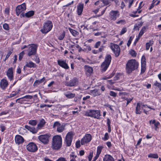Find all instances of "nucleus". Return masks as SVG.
<instances>
[{"instance_id": "nucleus-21", "label": "nucleus", "mask_w": 161, "mask_h": 161, "mask_svg": "<svg viewBox=\"0 0 161 161\" xmlns=\"http://www.w3.org/2000/svg\"><path fill=\"white\" fill-rule=\"evenodd\" d=\"M85 71L86 74L89 75L92 73L93 71V68L88 65H85L84 67Z\"/></svg>"}, {"instance_id": "nucleus-37", "label": "nucleus", "mask_w": 161, "mask_h": 161, "mask_svg": "<svg viewBox=\"0 0 161 161\" xmlns=\"http://www.w3.org/2000/svg\"><path fill=\"white\" fill-rule=\"evenodd\" d=\"M66 97L69 98H71L74 97L75 95V94L72 93L70 92L64 94Z\"/></svg>"}, {"instance_id": "nucleus-42", "label": "nucleus", "mask_w": 161, "mask_h": 161, "mask_svg": "<svg viewBox=\"0 0 161 161\" xmlns=\"http://www.w3.org/2000/svg\"><path fill=\"white\" fill-rule=\"evenodd\" d=\"M145 57L144 56H143L141 59V65H146Z\"/></svg>"}, {"instance_id": "nucleus-52", "label": "nucleus", "mask_w": 161, "mask_h": 161, "mask_svg": "<svg viewBox=\"0 0 161 161\" xmlns=\"http://www.w3.org/2000/svg\"><path fill=\"white\" fill-rule=\"evenodd\" d=\"M69 157L70 158H72V159L74 158V159H75L77 156L75 154L74 152H72L71 154L69 155Z\"/></svg>"}, {"instance_id": "nucleus-59", "label": "nucleus", "mask_w": 161, "mask_h": 161, "mask_svg": "<svg viewBox=\"0 0 161 161\" xmlns=\"http://www.w3.org/2000/svg\"><path fill=\"white\" fill-rule=\"evenodd\" d=\"M126 2H128L129 3V7L130 8V7L132 4L133 3V0H124Z\"/></svg>"}, {"instance_id": "nucleus-61", "label": "nucleus", "mask_w": 161, "mask_h": 161, "mask_svg": "<svg viewBox=\"0 0 161 161\" xmlns=\"http://www.w3.org/2000/svg\"><path fill=\"white\" fill-rule=\"evenodd\" d=\"M146 65H141V73H143L145 71Z\"/></svg>"}, {"instance_id": "nucleus-26", "label": "nucleus", "mask_w": 161, "mask_h": 161, "mask_svg": "<svg viewBox=\"0 0 161 161\" xmlns=\"http://www.w3.org/2000/svg\"><path fill=\"white\" fill-rule=\"evenodd\" d=\"M160 2V1L159 0H153L152 3L151 4L150 8H149V10H151L152 8L154 7V6L157 5L159 4Z\"/></svg>"}, {"instance_id": "nucleus-17", "label": "nucleus", "mask_w": 161, "mask_h": 161, "mask_svg": "<svg viewBox=\"0 0 161 161\" xmlns=\"http://www.w3.org/2000/svg\"><path fill=\"white\" fill-rule=\"evenodd\" d=\"M15 141L16 144L19 145L23 143L24 141V139L21 136L19 135H17L15 137Z\"/></svg>"}, {"instance_id": "nucleus-56", "label": "nucleus", "mask_w": 161, "mask_h": 161, "mask_svg": "<svg viewBox=\"0 0 161 161\" xmlns=\"http://www.w3.org/2000/svg\"><path fill=\"white\" fill-rule=\"evenodd\" d=\"M24 54V52L23 51L21 52L19 54V59L20 61L22 58L23 57Z\"/></svg>"}, {"instance_id": "nucleus-19", "label": "nucleus", "mask_w": 161, "mask_h": 161, "mask_svg": "<svg viewBox=\"0 0 161 161\" xmlns=\"http://www.w3.org/2000/svg\"><path fill=\"white\" fill-rule=\"evenodd\" d=\"M7 75L8 79L10 80H11L13 79V68L10 67L7 70Z\"/></svg>"}, {"instance_id": "nucleus-28", "label": "nucleus", "mask_w": 161, "mask_h": 161, "mask_svg": "<svg viewBox=\"0 0 161 161\" xmlns=\"http://www.w3.org/2000/svg\"><path fill=\"white\" fill-rule=\"evenodd\" d=\"M46 123L45 120L43 119H42L40 120L39 123L37 125V127L39 128H41L43 127Z\"/></svg>"}, {"instance_id": "nucleus-18", "label": "nucleus", "mask_w": 161, "mask_h": 161, "mask_svg": "<svg viewBox=\"0 0 161 161\" xmlns=\"http://www.w3.org/2000/svg\"><path fill=\"white\" fill-rule=\"evenodd\" d=\"M58 63L60 66L65 69H68L69 68L68 64L64 61L59 60L58 61Z\"/></svg>"}, {"instance_id": "nucleus-3", "label": "nucleus", "mask_w": 161, "mask_h": 161, "mask_svg": "<svg viewBox=\"0 0 161 161\" xmlns=\"http://www.w3.org/2000/svg\"><path fill=\"white\" fill-rule=\"evenodd\" d=\"M84 115L99 119L101 116L100 110L94 109L87 110L85 112Z\"/></svg>"}, {"instance_id": "nucleus-36", "label": "nucleus", "mask_w": 161, "mask_h": 161, "mask_svg": "<svg viewBox=\"0 0 161 161\" xmlns=\"http://www.w3.org/2000/svg\"><path fill=\"white\" fill-rule=\"evenodd\" d=\"M34 12L33 11H30L25 14V16L27 18L30 17L34 14Z\"/></svg>"}, {"instance_id": "nucleus-16", "label": "nucleus", "mask_w": 161, "mask_h": 161, "mask_svg": "<svg viewBox=\"0 0 161 161\" xmlns=\"http://www.w3.org/2000/svg\"><path fill=\"white\" fill-rule=\"evenodd\" d=\"M78 80L76 78H74L69 82H65V85L67 86H76Z\"/></svg>"}, {"instance_id": "nucleus-48", "label": "nucleus", "mask_w": 161, "mask_h": 161, "mask_svg": "<svg viewBox=\"0 0 161 161\" xmlns=\"http://www.w3.org/2000/svg\"><path fill=\"white\" fill-rule=\"evenodd\" d=\"M0 128L2 132L6 130V128L3 124H1L0 125Z\"/></svg>"}, {"instance_id": "nucleus-55", "label": "nucleus", "mask_w": 161, "mask_h": 161, "mask_svg": "<svg viewBox=\"0 0 161 161\" xmlns=\"http://www.w3.org/2000/svg\"><path fill=\"white\" fill-rule=\"evenodd\" d=\"M56 161H67V160L65 158L61 157L58 158Z\"/></svg>"}, {"instance_id": "nucleus-46", "label": "nucleus", "mask_w": 161, "mask_h": 161, "mask_svg": "<svg viewBox=\"0 0 161 161\" xmlns=\"http://www.w3.org/2000/svg\"><path fill=\"white\" fill-rule=\"evenodd\" d=\"M155 86H156L158 87L159 90H161V83L158 82L156 81L154 84Z\"/></svg>"}, {"instance_id": "nucleus-49", "label": "nucleus", "mask_w": 161, "mask_h": 161, "mask_svg": "<svg viewBox=\"0 0 161 161\" xmlns=\"http://www.w3.org/2000/svg\"><path fill=\"white\" fill-rule=\"evenodd\" d=\"M12 53V51H9L7 53V55L6 56V58L4 59V61H6L7 59H8V58H9V57L10 56V55Z\"/></svg>"}, {"instance_id": "nucleus-64", "label": "nucleus", "mask_w": 161, "mask_h": 161, "mask_svg": "<svg viewBox=\"0 0 161 161\" xmlns=\"http://www.w3.org/2000/svg\"><path fill=\"white\" fill-rule=\"evenodd\" d=\"M106 144L109 148H110L112 146V144L110 142H107Z\"/></svg>"}, {"instance_id": "nucleus-15", "label": "nucleus", "mask_w": 161, "mask_h": 161, "mask_svg": "<svg viewBox=\"0 0 161 161\" xmlns=\"http://www.w3.org/2000/svg\"><path fill=\"white\" fill-rule=\"evenodd\" d=\"M26 9V7L25 3L18 5L16 8V14L17 16H19L21 13L23 12Z\"/></svg>"}, {"instance_id": "nucleus-47", "label": "nucleus", "mask_w": 161, "mask_h": 161, "mask_svg": "<svg viewBox=\"0 0 161 161\" xmlns=\"http://www.w3.org/2000/svg\"><path fill=\"white\" fill-rule=\"evenodd\" d=\"M109 138V137L108 133L106 132L103 138H102V139L104 141H106L108 140Z\"/></svg>"}, {"instance_id": "nucleus-6", "label": "nucleus", "mask_w": 161, "mask_h": 161, "mask_svg": "<svg viewBox=\"0 0 161 161\" xmlns=\"http://www.w3.org/2000/svg\"><path fill=\"white\" fill-rule=\"evenodd\" d=\"M53 27V24L51 21L48 20L43 24V28L41 30L44 34L48 33L51 30Z\"/></svg>"}, {"instance_id": "nucleus-9", "label": "nucleus", "mask_w": 161, "mask_h": 161, "mask_svg": "<svg viewBox=\"0 0 161 161\" xmlns=\"http://www.w3.org/2000/svg\"><path fill=\"white\" fill-rule=\"evenodd\" d=\"M50 136V135L48 134L41 135L38 136V139L43 144H47L49 143Z\"/></svg>"}, {"instance_id": "nucleus-57", "label": "nucleus", "mask_w": 161, "mask_h": 161, "mask_svg": "<svg viewBox=\"0 0 161 161\" xmlns=\"http://www.w3.org/2000/svg\"><path fill=\"white\" fill-rule=\"evenodd\" d=\"M121 74L120 73H118L116 75L115 77H114V79L115 80H118L119 79V77L121 75Z\"/></svg>"}, {"instance_id": "nucleus-50", "label": "nucleus", "mask_w": 161, "mask_h": 161, "mask_svg": "<svg viewBox=\"0 0 161 161\" xmlns=\"http://www.w3.org/2000/svg\"><path fill=\"white\" fill-rule=\"evenodd\" d=\"M125 20L124 19H121L118 21L116 22V24H125Z\"/></svg>"}, {"instance_id": "nucleus-27", "label": "nucleus", "mask_w": 161, "mask_h": 161, "mask_svg": "<svg viewBox=\"0 0 161 161\" xmlns=\"http://www.w3.org/2000/svg\"><path fill=\"white\" fill-rule=\"evenodd\" d=\"M27 67L29 68L35 67L36 65L32 61H30L29 62H27L26 63V64L24 66V67Z\"/></svg>"}, {"instance_id": "nucleus-63", "label": "nucleus", "mask_w": 161, "mask_h": 161, "mask_svg": "<svg viewBox=\"0 0 161 161\" xmlns=\"http://www.w3.org/2000/svg\"><path fill=\"white\" fill-rule=\"evenodd\" d=\"M153 136V135L151 134H147L146 136V138L147 139L151 138Z\"/></svg>"}, {"instance_id": "nucleus-54", "label": "nucleus", "mask_w": 161, "mask_h": 161, "mask_svg": "<svg viewBox=\"0 0 161 161\" xmlns=\"http://www.w3.org/2000/svg\"><path fill=\"white\" fill-rule=\"evenodd\" d=\"M80 147V140L77 141L75 143V147L76 148H78Z\"/></svg>"}, {"instance_id": "nucleus-25", "label": "nucleus", "mask_w": 161, "mask_h": 161, "mask_svg": "<svg viewBox=\"0 0 161 161\" xmlns=\"http://www.w3.org/2000/svg\"><path fill=\"white\" fill-rule=\"evenodd\" d=\"M45 80V78L43 77L42 79L40 80H36L33 84V86H37L40 84L42 83Z\"/></svg>"}, {"instance_id": "nucleus-62", "label": "nucleus", "mask_w": 161, "mask_h": 161, "mask_svg": "<svg viewBox=\"0 0 161 161\" xmlns=\"http://www.w3.org/2000/svg\"><path fill=\"white\" fill-rule=\"evenodd\" d=\"M130 53L133 57H136V53L135 52V51L133 50H132L130 52Z\"/></svg>"}, {"instance_id": "nucleus-12", "label": "nucleus", "mask_w": 161, "mask_h": 161, "mask_svg": "<svg viewBox=\"0 0 161 161\" xmlns=\"http://www.w3.org/2000/svg\"><path fill=\"white\" fill-rule=\"evenodd\" d=\"M92 140V136L90 134H86L85 135L81 140V145H84L91 142Z\"/></svg>"}, {"instance_id": "nucleus-2", "label": "nucleus", "mask_w": 161, "mask_h": 161, "mask_svg": "<svg viewBox=\"0 0 161 161\" xmlns=\"http://www.w3.org/2000/svg\"><path fill=\"white\" fill-rule=\"evenodd\" d=\"M139 65L138 63L135 59L129 60L126 64V71L128 74L131 73L133 71L137 69Z\"/></svg>"}, {"instance_id": "nucleus-44", "label": "nucleus", "mask_w": 161, "mask_h": 161, "mask_svg": "<svg viewBox=\"0 0 161 161\" xmlns=\"http://www.w3.org/2000/svg\"><path fill=\"white\" fill-rule=\"evenodd\" d=\"M93 152L92 151H90L89 155L88 156V158L89 161H91L93 157Z\"/></svg>"}, {"instance_id": "nucleus-1", "label": "nucleus", "mask_w": 161, "mask_h": 161, "mask_svg": "<svg viewBox=\"0 0 161 161\" xmlns=\"http://www.w3.org/2000/svg\"><path fill=\"white\" fill-rule=\"evenodd\" d=\"M62 144L61 136L59 135H55L52 138L51 148L53 150L58 151L61 148Z\"/></svg>"}, {"instance_id": "nucleus-11", "label": "nucleus", "mask_w": 161, "mask_h": 161, "mask_svg": "<svg viewBox=\"0 0 161 161\" xmlns=\"http://www.w3.org/2000/svg\"><path fill=\"white\" fill-rule=\"evenodd\" d=\"M120 15L119 11L118 10H111L109 13V17L111 20L115 21Z\"/></svg>"}, {"instance_id": "nucleus-29", "label": "nucleus", "mask_w": 161, "mask_h": 161, "mask_svg": "<svg viewBox=\"0 0 161 161\" xmlns=\"http://www.w3.org/2000/svg\"><path fill=\"white\" fill-rule=\"evenodd\" d=\"M83 51L88 53L89 51L91 50V48L90 46L86 45H84L83 47Z\"/></svg>"}, {"instance_id": "nucleus-30", "label": "nucleus", "mask_w": 161, "mask_h": 161, "mask_svg": "<svg viewBox=\"0 0 161 161\" xmlns=\"http://www.w3.org/2000/svg\"><path fill=\"white\" fill-rule=\"evenodd\" d=\"M91 93L93 96H96L100 95L101 94V93L97 89H95L91 91Z\"/></svg>"}, {"instance_id": "nucleus-53", "label": "nucleus", "mask_w": 161, "mask_h": 161, "mask_svg": "<svg viewBox=\"0 0 161 161\" xmlns=\"http://www.w3.org/2000/svg\"><path fill=\"white\" fill-rule=\"evenodd\" d=\"M3 28L6 30H8L9 29L8 25L6 23H5L3 25Z\"/></svg>"}, {"instance_id": "nucleus-31", "label": "nucleus", "mask_w": 161, "mask_h": 161, "mask_svg": "<svg viewBox=\"0 0 161 161\" xmlns=\"http://www.w3.org/2000/svg\"><path fill=\"white\" fill-rule=\"evenodd\" d=\"M107 124L108 126V133H110L111 131V122L110 119L108 118L107 119Z\"/></svg>"}, {"instance_id": "nucleus-40", "label": "nucleus", "mask_w": 161, "mask_h": 161, "mask_svg": "<svg viewBox=\"0 0 161 161\" xmlns=\"http://www.w3.org/2000/svg\"><path fill=\"white\" fill-rule=\"evenodd\" d=\"M142 25V23L140 22L138 24L135 25L134 29L136 30H138L139 28Z\"/></svg>"}, {"instance_id": "nucleus-10", "label": "nucleus", "mask_w": 161, "mask_h": 161, "mask_svg": "<svg viewBox=\"0 0 161 161\" xmlns=\"http://www.w3.org/2000/svg\"><path fill=\"white\" fill-rule=\"evenodd\" d=\"M73 134L72 131L69 132L67 134L65 141L66 145L68 147H69L71 144L72 141Z\"/></svg>"}, {"instance_id": "nucleus-5", "label": "nucleus", "mask_w": 161, "mask_h": 161, "mask_svg": "<svg viewBox=\"0 0 161 161\" xmlns=\"http://www.w3.org/2000/svg\"><path fill=\"white\" fill-rule=\"evenodd\" d=\"M111 60V57L110 55H107L105 58V61L101 66V70L103 72H105L109 66Z\"/></svg>"}, {"instance_id": "nucleus-38", "label": "nucleus", "mask_w": 161, "mask_h": 161, "mask_svg": "<svg viewBox=\"0 0 161 161\" xmlns=\"http://www.w3.org/2000/svg\"><path fill=\"white\" fill-rule=\"evenodd\" d=\"M146 30V28L145 27H142L140 31V32L139 34L138 35V37L139 38L142 36L143 35V34L145 32V30Z\"/></svg>"}, {"instance_id": "nucleus-43", "label": "nucleus", "mask_w": 161, "mask_h": 161, "mask_svg": "<svg viewBox=\"0 0 161 161\" xmlns=\"http://www.w3.org/2000/svg\"><path fill=\"white\" fill-rule=\"evenodd\" d=\"M65 32L64 31H63L62 33L59 36L58 39L61 40H63L65 36Z\"/></svg>"}, {"instance_id": "nucleus-7", "label": "nucleus", "mask_w": 161, "mask_h": 161, "mask_svg": "<svg viewBox=\"0 0 161 161\" xmlns=\"http://www.w3.org/2000/svg\"><path fill=\"white\" fill-rule=\"evenodd\" d=\"M28 55L29 56L34 55L36 53L38 45L36 44H31L28 45Z\"/></svg>"}, {"instance_id": "nucleus-60", "label": "nucleus", "mask_w": 161, "mask_h": 161, "mask_svg": "<svg viewBox=\"0 0 161 161\" xmlns=\"http://www.w3.org/2000/svg\"><path fill=\"white\" fill-rule=\"evenodd\" d=\"M132 37H131V36H130V39H129V40H128V42L127 43V45L128 47H129L130 46V45L131 43V41H132Z\"/></svg>"}, {"instance_id": "nucleus-14", "label": "nucleus", "mask_w": 161, "mask_h": 161, "mask_svg": "<svg viewBox=\"0 0 161 161\" xmlns=\"http://www.w3.org/2000/svg\"><path fill=\"white\" fill-rule=\"evenodd\" d=\"M110 48L116 57H118L120 54V49L118 45L112 44Z\"/></svg>"}, {"instance_id": "nucleus-33", "label": "nucleus", "mask_w": 161, "mask_h": 161, "mask_svg": "<svg viewBox=\"0 0 161 161\" xmlns=\"http://www.w3.org/2000/svg\"><path fill=\"white\" fill-rule=\"evenodd\" d=\"M103 146H99L97 147L96 155L99 156L100 154L101 153L102 150L103 148Z\"/></svg>"}, {"instance_id": "nucleus-51", "label": "nucleus", "mask_w": 161, "mask_h": 161, "mask_svg": "<svg viewBox=\"0 0 161 161\" xmlns=\"http://www.w3.org/2000/svg\"><path fill=\"white\" fill-rule=\"evenodd\" d=\"M109 94L110 96L113 97H115L117 96V93L112 91H110V92Z\"/></svg>"}, {"instance_id": "nucleus-35", "label": "nucleus", "mask_w": 161, "mask_h": 161, "mask_svg": "<svg viewBox=\"0 0 161 161\" xmlns=\"http://www.w3.org/2000/svg\"><path fill=\"white\" fill-rule=\"evenodd\" d=\"M148 157L151 158H158V156L157 153L152 154L151 153L148 155Z\"/></svg>"}, {"instance_id": "nucleus-34", "label": "nucleus", "mask_w": 161, "mask_h": 161, "mask_svg": "<svg viewBox=\"0 0 161 161\" xmlns=\"http://www.w3.org/2000/svg\"><path fill=\"white\" fill-rule=\"evenodd\" d=\"M152 124H154L155 127V129L156 130L157 128H158V126L160 125L159 122L156 121L155 119H153L152 121Z\"/></svg>"}, {"instance_id": "nucleus-4", "label": "nucleus", "mask_w": 161, "mask_h": 161, "mask_svg": "<svg viewBox=\"0 0 161 161\" xmlns=\"http://www.w3.org/2000/svg\"><path fill=\"white\" fill-rule=\"evenodd\" d=\"M147 107L148 108L152 109L153 110H155L154 108H152L151 107L147 106V105H143L142 104H141L139 103H137L136 106V108L135 112L136 114H141L142 113V110H143V112L147 115L149 114V111L146 110L145 108Z\"/></svg>"}, {"instance_id": "nucleus-23", "label": "nucleus", "mask_w": 161, "mask_h": 161, "mask_svg": "<svg viewBox=\"0 0 161 161\" xmlns=\"http://www.w3.org/2000/svg\"><path fill=\"white\" fill-rule=\"evenodd\" d=\"M103 161H114L113 157L109 154L105 155L103 158Z\"/></svg>"}, {"instance_id": "nucleus-13", "label": "nucleus", "mask_w": 161, "mask_h": 161, "mask_svg": "<svg viewBox=\"0 0 161 161\" xmlns=\"http://www.w3.org/2000/svg\"><path fill=\"white\" fill-rule=\"evenodd\" d=\"M53 128L57 129V131L59 133L62 132L65 129V125H61L59 122L56 121L53 124Z\"/></svg>"}, {"instance_id": "nucleus-39", "label": "nucleus", "mask_w": 161, "mask_h": 161, "mask_svg": "<svg viewBox=\"0 0 161 161\" xmlns=\"http://www.w3.org/2000/svg\"><path fill=\"white\" fill-rule=\"evenodd\" d=\"M153 44V41H150L148 42H147L146 44V49L148 50L150 46L152 45Z\"/></svg>"}, {"instance_id": "nucleus-58", "label": "nucleus", "mask_w": 161, "mask_h": 161, "mask_svg": "<svg viewBox=\"0 0 161 161\" xmlns=\"http://www.w3.org/2000/svg\"><path fill=\"white\" fill-rule=\"evenodd\" d=\"M127 31V29L126 28H123L120 32V35H122L125 33Z\"/></svg>"}, {"instance_id": "nucleus-45", "label": "nucleus", "mask_w": 161, "mask_h": 161, "mask_svg": "<svg viewBox=\"0 0 161 161\" xmlns=\"http://www.w3.org/2000/svg\"><path fill=\"white\" fill-rule=\"evenodd\" d=\"M104 5H107L110 3V0H100Z\"/></svg>"}, {"instance_id": "nucleus-24", "label": "nucleus", "mask_w": 161, "mask_h": 161, "mask_svg": "<svg viewBox=\"0 0 161 161\" xmlns=\"http://www.w3.org/2000/svg\"><path fill=\"white\" fill-rule=\"evenodd\" d=\"M25 127L33 134L36 133L37 132V130L34 127H31L26 125L25 126Z\"/></svg>"}, {"instance_id": "nucleus-20", "label": "nucleus", "mask_w": 161, "mask_h": 161, "mask_svg": "<svg viewBox=\"0 0 161 161\" xmlns=\"http://www.w3.org/2000/svg\"><path fill=\"white\" fill-rule=\"evenodd\" d=\"M8 83L7 81L5 79H2L0 81V86L3 89H5L7 87Z\"/></svg>"}, {"instance_id": "nucleus-41", "label": "nucleus", "mask_w": 161, "mask_h": 161, "mask_svg": "<svg viewBox=\"0 0 161 161\" xmlns=\"http://www.w3.org/2000/svg\"><path fill=\"white\" fill-rule=\"evenodd\" d=\"M37 123V121L36 120H30L29 122V124L33 126H35Z\"/></svg>"}, {"instance_id": "nucleus-22", "label": "nucleus", "mask_w": 161, "mask_h": 161, "mask_svg": "<svg viewBox=\"0 0 161 161\" xmlns=\"http://www.w3.org/2000/svg\"><path fill=\"white\" fill-rule=\"evenodd\" d=\"M84 8V5L82 3H80L77 7V14L78 15H80L82 12Z\"/></svg>"}, {"instance_id": "nucleus-32", "label": "nucleus", "mask_w": 161, "mask_h": 161, "mask_svg": "<svg viewBox=\"0 0 161 161\" xmlns=\"http://www.w3.org/2000/svg\"><path fill=\"white\" fill-rule=\"evenodd\" d=\"M69 30L73 36H77L79 34L78 32L70 28H69Z\"/></svg>"}, {"instance_id": "nucleus-8", "label": "nucleus", "mask_w": 161, "mask_h": 161, "mask_svg": "<svg viewBox=\"0 0 161 161\" xmlns=\"http://www.w3.org/2000/svg\"><path fill=\"white\" fill-rule=\"evenodd\" d=\"M26 148L27 151L31 153H35L36 152L38 149L36 144L34 142H29L26 145Z\"/></svg>"}]
</instances>
